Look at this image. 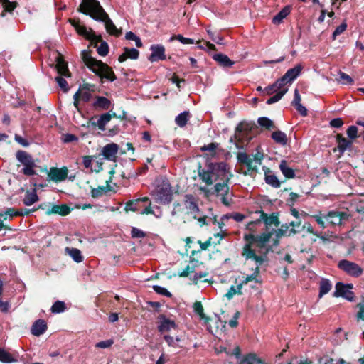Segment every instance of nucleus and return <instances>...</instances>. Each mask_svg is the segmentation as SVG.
<instances>
[{
  "label": "nucleus",
  "instance_id": "46",
  "mask_svg": "<svg viewBox=\"0 0 364 364\" xmlns=\"http://www.w3.org/2000/svg\"><path fill=\"white\" fill-rule=\"evenodd\" d=\"M66 309V306L65 302L61 301H55L53 306H51V311L53 314H60L63 312Z\"/></svg>",
  "mask_w": 364,
  "mask_h": 364
},
{
  "label": "nucleus",
  "instance_id": "45",
  "mask_svg": "<svg viewBox=\"0 0 364 364\" xmlns=\"http://www.w3.org/2000/svg\"><path fill=\"white\" fill-rule=\"evenodd\" d=\"M75 31L78 35L84 37L86 40L87 38H90L91 33L94 32L92 28H90L88 31L86 26L82 24L80 26H77V28Z\"/></svg>",
  "mask_w": 364,
  "mask_h": 364
},
{
  "label": "nucleus",
  "instance_id": "10",
  "mask_svg": "<svg viewBox=\"0 0 364 364\" xmlns=\"http://www.w3.org/2000/svg\"><path fill=\"white\" fill-rule=\"evenodd\" d=\"M237 159L239 163L245 164L247 167V170L242 173L243 175H251L252 172H257V166L256 165H253L252 159L247 153L238 152L237 154Z\"/></svg>",
  "mask_w": 364,
  "mask_h": 364
},
{
  "label": "nucleus",
  "instance_id": "19",
  "mask_svg": "<svg viewBox=\"0 0 364 364\" xmlns=\"http://www.w3.org/2000/svg\"><path fill=\"white\" fill-rule=\"evenodd\" d=\"M124 53L120 55L118 58V61L119 63H123L127 60L128 58L131 60H136L139 56V52L136 48H128L127 47L124 48Z\"/></svg>",
  "mask_w": 364,
  "mask_h": 364
},
{
  "label": "nucleus",
  "instance_id": "16",
  "mask_svg": "<svg viewBox=\"0 0 364 364\" xmlns=\"http://www.w3.org/2000/svg\"><path fill=\"white\" fill-rule=\"evenodd\" d=\"M55 62H56L55 68L58 71V73L60 76L70 77L71 73L68 70V63L63 59V57L60 54L58 55Z\"/></svg>",
  "mask_w": 364,
  "mask_h": 364
},
{
  "label": "nucleus",
  "instance_id": "21",
  "mask_svg": "<svg viewBox=\"0 0 364 364\" xmlns=\"http://www.w3.org/2000/svg\"><path fill=\"white\" fill-rule=\"evenodd\" d=\"M255 124L254 122H241L239 123L235 129V135L240 136L241 134H249L255 128Z\"/></svg>",
  "mask_w": 364,
  "mask_h": 364
},
{
  "label": "nucleus",
  "instance_id": "38",
  "mask_svg": "<svg viewBox=\"0 0 364 364\" xmlns=\"http://www.w3.org/2000/svg\"><path fill=\"white\" fill-rule=\"evenodd\" d=\"M65 252L72 257V259L77 263H80L82 261L83 257L81 251L79 249L74 247H66Z\"/></svg>",
  "mask_w": 364,
  "mask_h": 364
},
{
  "label": "nucleus",
  "instance_id": "22",
  "mask_svg": "<svg viewBox=\"0 0 364 364\" xmlns=\"http://www.w3.org/2000/svg\"><path fill=\"white\" fill-rule=\"evenodd\" d=\"M264 181L266 183L273 188H278L281 186V182L274 174L272 173L269 168L264 169Z\"/></svg>",
  "mask_w": 364,
  "mask_h": 364
},
{
  "label": "nucleus",
  "instance_id": "24",
  "mask_svg": "<svg viewBox=\"0 0 364 364\" xmlns=\"http://www.w3.org/2000/svg\"><path fill=\"white\" fill-rule=\"evenodd\" d=\"M353 285L352 284H344L342 282H337L336 284V291L333 293L335 297H343L346 295V292L348 289H353Z\"/></svg>",
  "mask_w": 364,
  "mask_h": 364
},
{
  "label": "nucleus",
  "instance_id": "13",
  "mask_svg": "<svg viewBox=\"0 0 364 364\" xmlns=\"http://www.w3.org/2000/svg\"><path fill=\"white\" fill-rule=\"evenodd\" d=\"M242 256L245 259V260L248 259H252L256 263H257L259 267V265L262 264L265 261L266 256L262 255H257L252 248H250L249 245H244L242 252H241Z\"/></svg>",
  "mask_w": 364,
  "mask_h": 364
},
{
  "label": "nucleus",
  "instance_id": "4",
  "mask_svg": "<svg viewBox=\"0 0 364 364\" xmlns=\"http://www.w3.org/2000/svg\"><path fill=\"white\" fill-rule=\"evenodd\" d=\"M349 210H332L325 214V220L327 225L331 227L344 225L351 218Z\"/></svg>",
  "mask_w": 364,
  "mask_h": 364
},
{
  "label": "nucleus",
  "instance_id": "32",
  "mask_svg": "<svg viewBox=\"0 0 364 364\" xmlns=\"http://www.w3.org/2000/svg\"><path fill=\"white\" fill-rule=\"evenodd\" d=\"M39 198L37 195L36 189H33L32 191H27L25 195L24 198L23 199V203L24 205L29 206L38 201Z\"/></svg>",
  "mask_w": 364,
  "mask_h": 364
},
{
  "label": "nucleus",
  "instance_id": "30",
  "mask_svg": "<svg viewBox=\"0 0 364 364\" xmlns=\"http://www.w3.org/2000/svg\"><path fill=\"white\" fill-rule=\"evenodd\" d=\"M271 138L277 143L282 146H285L287 144V134L280 131H274L271 134Z\"/></svg>",
  "mask_w": 364,
  "mask_h": 364
},
{
  "label": "nucleus",
  "instance_id": "54",
  "mask_svg": "<svg viewBox=\"0 0 364 364\" xmlns=\"http://www.w3.org/2000/svg\"><path fill=\"white\" fill-rule=\"evenodd\" d=\"M347 23L346 21H343L340 26L336 28L335 31L332 34V40L335 41L338 36L343 33L347 28Z\"/></svg>",
  "mask_w": 364,
  "mask_h": 364
},
{
  "label": "nucleus",
  "instance_id": "53",
  "mask_svg": "<svg viewBox=\"0 0 364 364\" xmlns=\"http://www.w3.org/2000/svg\"><path fill=\"white\" fill-rule=\"evenodd\" d=\"M14 360L12 355L3 348H0V361L3 363H11Z\"/></svg>",
  "mask_w": 364,
  "mask_h": 364
},
{
  "label": "nucleus",
  "instance_id": "57",
  "mask_svg": "<svg viewBox=\"0 0 364 364\" xmlns=\"http://www.w3.org/2000/svg\"><path fill=\"white\" fill-rule=\"evenodd\" d=\"M55 81L64 92H67L69 90L68 84L65 79L63 77V76H57L55 77Z\"/></svg>",
  "mask_w": 364,
  "mask_h": 364
},
{
  "label": "nucleus",
  "instance_id": "36",
  "mask_svg": "<svg viewBox=\"0 0 364 364\" xmlns=\"http://www.w3.org/2000/svg\"><path fill=\"white\" fill-rule=\"evenodd\" d=\"M193 310L194 312L199 316L201 320H203L205 323H208L210 321V318L207 316L203 311V306L200 301H196L193 304Z\"/></svg>",
  "mask_w": 364,
  "mask_h": 364
},
{
  "label": "nucleus",
  "instance_id": "31",
  "mask_svg": "<svg viewBox=\"0 0 364 364\" xmlns=\"http://www.w3.org/2000/svg\"><path fill=\"white\" fill-rule=\"evenodd\" d=\"M272 232H264L261 235H257L256 247L259 249L265 247L266 244L269 241Z\"/></svg>",
  "mask_w": 364,
  "mask_h": 364
},
{
  "label": "nucleus",
  "instance_id": "50",
  "mask_svg": "<svg viewBox=\"0 0 364 364\" xmlns=\"http://www.w3.org/2000/svg\"><path fill=\"white\" fill-rule=\"evenodd\" d=\"M174 40H177L183 44H193L195 42V41L193 39L189 38H185L181 34L172 36L169 41H173Z\"/></svg>",
  "mask_w": 364,
  "mask_h": 364
},
{
  "label": "nucleus",
  "instance_id": "55",
  "mask_svg": "<svg viewBox=\"0 0 364 364\" xmlns=\"http://www.w3.org/2000/svg\"><path fill=\"white\" fill-rule=\"evenodd\" d=\"M339 81L343 85H353L354 82L350 75L343 72L339 73Z\"/></svg>",
  "mask_w": 364,
  "mask_h": 364
},
{
  "label": "nucleus",
  "instance_id": "2",
  "mask_svg": "<svg viewBox=\"0 0 364 364\" xmlns=\"http://www.w3.org/2000/svg\"><path fill=\"white\" fill-rule=\"evenodd\" d=\"M81 56L86 66L100 78L102 83H103L104 79L110 82H113L117 79V76L112 68L102 60H97L92 57L90 55V51L82 50Z\"/></svg>",
  "mask_w": 364,
  "mask_h": 364
},
{
  "label": "nucleus",
  "instance_id": "15",
  "mask_svg": "<svg viewBox=\"0 0 364 364\" xmlns=\"http://www.w3.org/2000/svg\"><path fill=\"white\" fill-rule=\"evenodd\" d=\"M119 146L117 144L111 143L105 145L102 151L101 154L104 159L109 161H115Z\"/></svg>",
  "mask_w": 364,
  "mask_h": 364
},
{
  "label": "nucleus",
  "instance_id": "7",
  "mask_svg": "<svg viewBox=\"0 0 364 364\" xmlns=\"http://www.w3.org/2000/svg\"><path fill=\"white\" fill-rule=\"evenodd\" d=\"M338 267L353 277H359L363 272V269L358 264L348 259H342L338 262Z\"/></svg>",
  "mask_w": 364,
  "mask_h": 364
},
{
  "label": "nucleus",
  "instance_id": "59",
  "mask_svg": "<svg viewBox=\"0 0 364 364\" xmlns=\"http://www.w3.org/2000/svg\"><path fill=\"white\" fill-rule=\"evenodd\" d=\"M279 91V88L278 87L277 85H276V82H274L273 84L268 85L265 88H264V95H271L274 94V92H277Z\"/></svg>",
  "mask_w": 364,
  "mask_h": 364
},
{
  "label": "nucleus",
  "instance_id": "27",
  "mask_svg": "<svg viewBox=\"0 0 364 364\" xmlns=\"http://www.w3.org/2000/svg\"><path fill=\"white\" fill-rule=\"evenodd\" d=\"M302 70V65L297 64L295 67L289 69L284 75L289 80V82H292L301 74Z\"/></svg>",
  "mask_w": 364,
  "mask_h": 364
},
{
  "label": "nucleus",
  "instance_id": "33",
  "mask_svg": "<svg viewBox=\"0 0 364 364\" xmlns=\"http://www.w3.org/2000/svg\"><path fill=\"white\" fill-rule=\"evenodd\" d=\"M93 106L103 110H107L111 106V101L105 97L97 96L95 102L93 103Z\"/></svg>",
  "mask_w": 364,
  "mask_h": 364
},
{
  "label": "nucleus",
  "instance_id": "43",
  "mask_svg": "<svg viewBox=\"0 0 364 364\" xmlns=\"http://www.w3.org/2000/svg\"><path fill=\"white\" fill-rule=\"evenodd\" d=\"M139 209V200H131L127 201L125 203L124 210L126 212L128 211H133L136 212L138 211Z\"/></svg>",
  "mask_w": 364,
  "mask_h": 364
},
{
  "label": "nucleus",
  "instance_id": "17",
  "mask_svg": "<svg viewBox=\"0 0 364 364\" xmlns=\"http://www.w3.org/2000/svg\"><path fill=\"white\" fill-rule=\"evenodd\" d=\"M72 210L73 208L67 204L53 205L50 209L46 210V215L58 214L61 216H65L68 215Z\"/></svg>",
  "mask_w": 364,
  "mask_h": 364
},
{
  "label": "nucleus",
  "instance_id": "61",
  "mask_svg": "<svg viewBox=\"0 0 364 364\" xmlns=\"http://www.w3.org/2000/svg\"><path fill=\"white\" fill-rule=\"evenodd\" d=\"M153 289L154 290L155 292H156L159 294L166 296L167 297L172 296V294L171 292H169L166 289H165L164 287H162L161 286L154 285Z\"/></svg>",
  "mask_w": 364,
  "mask_h": 364
},
{
  "label": "nucleus",
  "instance_id": "35",
  "mask_svg": "<svg viewBox=\"0 0 364 364\" xmlns=\"http://www.w3.org/2000/svg\"><path fill=\"white\" fill-rule=\"evenodd\" d=\"M240 364H265L264 362L257 357L255 353L246 355L240 361Z\"/></svg>",
  "mask_w": 364,
  "mask_h": 364
},
{
  "label": "nucleus",
  "instance_id": "12",
  "mask_svg": "<svg viewBox=\"0 0 364 364\" xmlns=\"http://www.w3.org/2000/svg\"><path fill=\"white\" fill-rule=\"evenodd\" d=\"M68 169L66 166L60 168L57 167H52L48 171V176L52 181L60 182L65 181L68 177Z\"/></svg>",
  "mask_w": 364,
  "mask_h": 364
},
{
  "label": "nucleus",
  "instance_id": "29",
  "mask_svg": "<svg viewBox=\"0 0 364 364\" xmlns=\"http://www.w3.org/2000/svg\"><path fill=\"white\" fill-rule=\"evenodd\" d=\"M16 157L23 166L34 162L31 155L25 151L18 150L16 154Z\"/></svg>",
  "mask_w": 364,
  "mask_h": 364
},
{
  "label": "nucleus",
  "instance_id": "63",
  "mask_svg": "<svg viewBox=\"0 0 364 364\" xmlns=\"http://www.w3.org/2000/svg\"><path fill=\"white\" fill-rule=\"evenodd\" d=\"M358 128L355 126H350L346 131L347 135L349 139L352 141L353 139H356L358 136Z\"/></svg>",
  "mask_w": 364,
  "mask_h": 364
},
{
  "label": "nucleus",
  "instance_id": "8",
  "mask_svg": "<svg viewBox=\"0 0 364 364\" xmlns=\"http://www.w3.org/2000/svg\"><path fill=\"white\" fill-rule=\"evenodd\" d=\"M157 320V330L161 335L166 334L172 330L178 328V325L175 321L168 318L165 314L159 315Z\"/></svg>",
  "mask_w": 364,
  "mask_h": 364
},
{
  "label": "nucleus",
  "instance_id": "48",
  "mask_svg": "<svg viewBox=\"0 0 364 364\" xmlns=\"http://www.w3.org/2000/svg\"><path fill=\"white\" fill-rule=\"evenodd\" d=\"M36 166V165L35 162L26 165L24 166V168L21 170V173L28 176L36 175L37 173L34 170V168Z\"/></svg>",
  "mask_w": 364,
  "mask_h": 364
},
{
  "label": "nucleus",
  "instance_id": "60",
  "mask_svg": "<svg viewBox=\"0 0 364 364\" xmlns=\"http://www.w3.org/2000/svg\"><path fill=\"white\" fill-rule=\"evenodd\" d=\"M289 223H284L281 225L280 228L282 230H284L289 235H294L300 232V230L296 228H289Z\"/></svg>",
  "mask_w": 364,
  "mask_h": 364
},
{
  "label": "nucleus",
  "instance_id": "20",
  "mask_svg": "<svg viewBox=\"0 0 364 364\" xmlns=\"http://www.w3.org/2000/svg\"><path fill=\"white\" fill-rule=\"evenodd\" d=\"M48 326L46 322L43 319L36 321L31 327V333L36 336L43 334L47 330Z\"/></svg>",
  "mask_w": 364,
  "mask_h": 364
},
{
  "label": "nucleus",
  "instance_id": "64",
  "mask_svg": "<svg viewBox=\"0 0 364 364\" xmlns=\"http://www.w3.org/2000/svg\"><path fill=\"white\" fill-rule=\"evenodd\" d=\"M131 235L133 238H143L146 236V234L137 228H132L131 230Z\"/></svg>",
  "mask_w": 364,
  "mask_h": 364
},
{
  "label": "nucleus",
  "instance_id": "6",
  "mask_svg": "<svg viewBox=\"0 0 364 364\" xmlns=\"http://www.w3.org/2000/svg\"><path fill=\"white\" fill-rule=\"evenodd\" d=\"M257 213H260V218L255 221H251L247 224V228L249 230H251L254 225L261 223L262 221L264 222L266 226L274 225L275 227H279L280 225L278 213H272V214L268 215L262 210L257 211Z\"/></svg>",
  "mask_w": 364,
  "mask_h": 364
},
{
  "label": "nucleus",
  "instance_id": "51",
  "mask_svg": "<svg viewBox=\"0 0 364 364\" xmlns=\"http://www.w3.org/2000/svg\"><path fill=\"white\" fill-rule=\"evenodd\" d=\"M311 218L315 220V221L320 225L321 228L323 229L326 228L327 223H326L324 220L325 214H322V213L320 211L318 214L311 215Z\"/></svg>",
  "mask_w": 364,
  "mask_h": 364
},
{
  "label": "nucleus",
  "instance_id": "25",
  "mask_svg": "<svg viewBox=\"0 0 364 364\" xmlns=\"http://www.w3.org/2000/svg\"><path fill=\"white\" fill-rule=\"evenodd\" d=\"M279 169L287 179L294 178L296 176L294 170L288 166L287 161L285 160L281 161Z\"/></svg>",
  "mask_w": 364,
  "mask_h": 364
},
{
  "label": "nucleus",
  "instance_id": "47",
  "mask_svg": "<svg viewBox=\"0 0 364 364\" xmlns=\"http://www.w3.org/2000/svg\"><path fill=\"white\" fill-rule=\"evenodd\" d=\"M109 48L108 43L102 39L100 45L97 47V52L100 56H106L108 55Z\"/></svg>",
  "mask_w": 364,
  "mask_h": 364
},
{
  "label": "nucleus",
  "instance_id": "9",
  "mask_svg": "<svg viewBox=\"0 0 364 364\" xmlns=\"http://www.w3.org/2000/svg\"><path fill=\"white\" fill-rule=\"evenodd\" d=\"M97 6H101L98 0H82L77 11L92 17L99 12Z\"/></svg>",
  "mask_w": 364,
  "mask_h": 364
},
{
  "label": "nucleus",
  "instance_id": "3",
  "mask_svg": "<svg viewBox=\"0 0 364 364\" xmlns=\"http://www.w3.org/2000/svg\"><path fill=\"white\" fill-rule=\"evenodd\" d=\"M157 202L168 204L172 201L173 191L171 183L166 178H161L152 193Z\"/></svg>",
  "mask_w": 364,
  "mask_h": 364
},
{
  "label": "nucleus",
  "instance_id": "49",
  "mask_svg": "<svg viewBox=\"0 0 364 364\" xmlns=\"http://www.w3.org/2000/svg\"><path fill=\"white\" fill-rule=\"evenodd\" d=\"M125 38L127 40L134 41L137 48H141L143 46V43L140 38L132 31L127 32L125 34Z\"/></svg>",
  "mask_w": 364,
  "mask_h": 364
},
{
  "label": "nucleus",
  "instance_id": "5",
  "mask_svg": "<svg viewBox=\"0 0 364 364\" xmlns=\"http://www.w3.org/2000/svg\"><path fill=\"white\" fill-rule=\"evenodd\" d=\"M98 12L94 15L92 18L97 21H102L105 23V28L107 32L112 36L119 37L122 34V30L118 29L113 21L109 18V15L106 13L102 6H97Z\"/></svg>",
  "mask_w": 364,
  "mask_h": 364
},
{
  "label": "nucleus",
  "instance_id": "26",
  "mask_svg": "<svg viewBox=\"0 0 364 364\" xmlns=\"http://www.w3.org/2000/svg\"><path fill=\"white\" fill-rule=\"evenodd\" d=\"M112 181V177L109 178V180L106 181V186H99L97 188H92L91 190V196L94 198H97L102 196L105 193L112 190V187L109 186V183Z\"/></svg>",
  "mask_w": 364,
  "mask_h": 364
},
{
  "label": "nucleus",
  "instance_id": "41",
  "mask_svg": "<svg viewBox=\"0 0 364 364\" xmlns=\"http://www.w3.org/2000/svg\"><path fill=\"white\" fill-rule=\"evenodd\" d=\"M259 274V267L257 266V267H255V269L254 270V272L252 274L247 275L245 278V279L242 280V283L240 284L239 285H237V289H241L244 284H246L248 282H252L253 280H255L256 282H257L256 278H257V277L258 276Z\"/></svg>",
  "mask_w": 364,
  "mask_h": 364
},
{
  "label": "nucleus",
  "instance_id": "1",
  "mask_svg": "<svg viewBox=\"0 0 364 364\" xmlns=\"http://www.w3.org/2000/svg\"><path fill=\"white\" fill-rule=\"evenodd\" d=\"M198 176L202 182L206 186H212L215 182L213 191L205 187H201L206 196L210 194L221 196V203L225 206H230L231 202L228 199L230 193V183L233 177L230 166L225 161L213 162L206 161L204 166L200 163L198 164Z\"/></svg>",
  "mask_w": 364,
  "mask_h": 364
},
{
  "label": "nucleus",
  "instance_id": "40",
  "mask_svg": "<svg viewBox=\"0 0 364 364\" xmlns=\"http://www.w3.org/2000/svg\"><path fill=\"white\" fill-rule=\"evenodd\" d=\"M190 113L188 111H184L179 114L175 119L176 124L180 127H183L187 124Z\"/></svg>",
  "mask_w": 364,
  "mask_h": 364
},
{
  "label": "nucleus",
  "instance_id": "42",
  "mask_svg": "<svg viewBox=\"0 0 364 364\" xmlns=\"http://www.w3.org/2000/svg\"><path fill=\"white\" fill-rule=\"evenodd\" d=\"M4 10L1 14V16H5L6 12L11 13L18 6V3L16 1H10L9 0H6L4 4H2Z\"/></svg>",
  "mask_w": 364,
  "mask_h": 364
},
{
  "label": "nucleus",
  "instance_id": "39",
  "mask_svg": "<svg viewBox=\"0 0 364 364\" xmlns=\"http://www.w3.org/2000/svg\"><path fill=\"white\" fill-rule=\"evenodd\" d=\"M332 288L331 282L327 279H322L320 282L319 287V297L321 298L323 295L330 291Z\"/></svg>",
  "mask_w": 364,
  "mask_h": 364
},
{
  "label": "nucleus",
  "instance_id": "52",
  "mask_svg": "<svg viewBox=\"0 0 364 364\" xmlns=\"http://www.w3.org/2000/svg\"><path fill=\"white\" fill-rule=\"evenodd\" d=\"M164 340L166 342L168 346L173 348H183V346L176 343L174 340V336H171L168 333L163 335Z\"/></svg>",
  "mask_w": 364,
  "mask_h": 364
},
{
  "label": "nucleus",
  "instance_id": "44",
  "mask_svg": "<svg viewBox=\"0 0 364 364\" xmlns=\"http://www.w3.org/2000/svg\"><path fill=\"white\" fill-rule=\"evenodd\" d=\"M287 91L288 88L287 87L278 91L274 96L269 97L266 103L267 105H272L279 101L282 98V97L287 92Z\"/></svg>",
  "mask_w": 364,
  "mask_h": 364
},
{
  "label": "nucleus",
  "instance_id": "37",
  "mask_svg": "<svg viewBox=\"0 0 364 364\" xmlns=\"http://www.w3.org/2000/svg\"><path fill=\"white\" fill-rule=\"evenodd\" d=\"M258 124L267 130L276 129V126L272 120L266 117H259L257 119Z\"/></svg>",
  "mask_w": 364,
  "mask_h": 364
},
{
  "label": "nucleus",
  "instance_id": "11",
  "mask_svg": "<svg viewBox=\"0 0 364 364\" xmlns=\"http://www.w3.org/2000/svg\"><path fill=\"white\" fill-rule=\"evenodd\" d=\"M97 118V116L91 117L87 122V127H92L94 128L97 127L100 130L105 131L106 129V125L110 122L109 114L104 113L100 116L97 121H95Z\"/></svg>",
  "mask_w": 364,
  "mask_h": 364
},
{
  "label": "nucleus",
  "instance_id": "58",
  "mask_svg": "<svg viewBox=\"0 0 364 364\" xmlns=\"http://www.w3.org/2000/svg\"><path fill=\"white\" fill-rule=\"evenodd\" d=\"M244 240L247 242L245 245H249L250 247L252 248V245L254 244L256 245L257 235H254L252 233L245 234L244 235Z\"/></svg>",
  "mask_w": 364,
  "mask_h": 364
},
{
  "label": "nucleus",
  "instance_id": "62",
  "mask_svg": "<svg viewBox=\"0 0 364 364\" xmlns=\"http://www.w3.org/2000/svg\"><path fill=\"white\" fill-rule=\"evenodd\" d=\"M299 197L300 195H299L298 193L291 192L289 193L288 199L287 200V205H289V207H294L295 203L296 202Z\"/></svg>",
  "mask_w": 364,
  "mask_h": 364
},
{
  "label": "nucleus",
  "instance_id": "23",
  "mask_svg": "<svg viewBox=\"0 0 364 364\" xmlns=\"http://www.w3.org/2000/svg\"><path fill=\"white\" fill-rule=\"evenodd\" d=\"M213 58L219 65L224 68H230L235 63L228 55L223 53H215L213 55Z\"/></svg>",
  "mask_w": 364,
  "mask_h": 364
},
{
  "label": "nucleus",
  "instance_id": "14",
  "mask_svg": "<svg viewBox=\"0 0 364 364\" xmlns=\"http://www.w3.org/2000/svg\"><path fill=\"white\" fill-rule=\"evenodd\" d=\"M151 53L148 58L151 62H157L159 60H164L166 58L165 55V48L160 44H153L150 47Z\"/></svg>",
  "mask_w": 364,
  "mask_h": 364
},
{
  "label": "nucleus",
  "instance_id": "28",
  "mask_svg": "<svg viewBox=\"0 0 364 364\" xmlns=\"http://www.w3.org/2000/svg\"><path fill=\"white\" fill-rule=\"evenodd\" d=\"M184 204L186 208L191 212L199 211L198 206L195 201V198L192 194H186L184 196Z\"/></svg>",
  "mask_w": 364,
  "mask_h": 364
},
{
  "label": "nucleus",
  "instance_id": "18",
  "mask_svg": "<svg viewBox=\"0 0 364 364\" xmlns=\"http://www.w3.org/2000/svg\"><path fill=\"white\" fill-rule=\"evenodd\" d=\"M336 139L338 144V149L341 154H343L346 150L350 149L353 145V141L346 139L342 134H337Z\"/></svg>",
  "mask_w": 364,
  "mask_h": 364
},
{
  "label": "nucleus",
  "instance_id": "34",
  "mask_svg": "<svg viewBox=\"0 0 364 364\" xmlns=\"http://www.w3.org/2000/svg\"><path fill=\"white\" fill-rule=\"evenodd\" d=\"M291 12V6H284L276 16L272 18V23L274 24H279L282 23Z\"/></svg>",
  "mask_w": 364,
  "mask_h": 364
},
{
  "label": "nucleus",
  "instance_id": "56",
  "mask_svg": "<svg viewBox=\"0 0 364 364\" xmlns=\"http://www.w3.org/2000/svg\"><path fill=\"white\" fill-rule=\"evenodd\" d=\"M90 38H87L90 41V46H92L94 48H96L97 49V44L98 43H100L102 41V36L101 35H96L95 32L91 33Z\"/></svg>",
  "mask_w": 364,
  "mask_h": 364
}]
</instances>
